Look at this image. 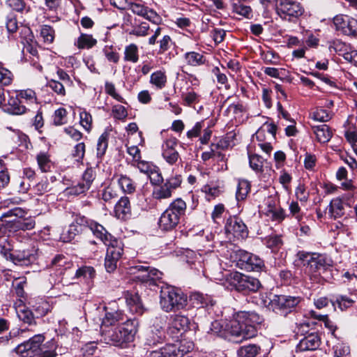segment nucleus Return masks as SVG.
Segmentation results:
<instances>
[{
    "label": "nucleus",
    "mask_w": 357,
    "mask_h": 357,
    "mask_svg": "<svg viewBox=\"0 0 357 357\" xmlns=\"http://www.w3.org/2000/svg\"><path fill=\"white\" fill-rule=\"evenodd\" d=\"M88 227L93 235L100 239L104 244H108V242L112 240L111 234H109L101 225L96 222H91L88 225Z\"/></svg>",
    "instance_id": "22"
},
{
    "label": "nucleus",
    "mask_w": 357,
    "mask_h": 357,
    "mask_svg": "<svg viewBox=\"0 0 357 357\" xmlns=\"http://www.w3.org/2000/svg\"><path fill=\"white\" fill-rule=\"evenodd\" d=\"M2 109L7 113L14 115H20L26 112V107L22 100L16 97H10L7 103L3 104Z\"/></svg>",
    "instance_id": "20"
},
{
    "label": "nucleus",
    "mask_w": 357,
    "mask_h": 357,
    "mask_svg": "<svg viewBox=\"0 0 357 357\" xmlns=\"http://www.w3.org/2000/svg\"><path fill=\"white\" fill-rule=\"evenodd\" d=\"M40 35L45 42L52 43L54 38V31L50 26L43 25L40 29Z\"/></svg>",
    "instance_id": "55"
},
{
    "label": "nucleus",
    "mask_w": 357,
    "mask_h": 357,
    "mask_svg": "<svg viewBox=\"0 0 357 357\" xmlns=\"http://www.w3.org/2000/svg\"><path fill=\"white\" fill-rule=\"evenodd\" d=\"M90 188L86 184L81 180L76 185L68 188L69 194L73 195H79L86 192Z\"/></svg>",
    "instance_id": "58"
},
{
    "label": "nucleus",
    "mask_w": 357,
    "mask_h": 357,
    "mask_svg": "<svg viewBox=\"0 0 357 357\" xmlns=\"http://www.w3.org/2000/svg\"><path fill=\"white\" fill-rule=\"evenodd\" d=\"M225 229L227 232L232 234L238 238H245L248 235L247 226L237 217L228 219Z\"/></svg>",
    "instance_id": "13"
},
{
    "label": "nucleus",
    "mask_w": 357,
    "mask_h": 357,
    "mask_svg": "<svg viewBox=\"0 0 357 357\" xmlns=\"http://www.w3.org/2000/svg\"><path fill=\"white\" fill-rule=\"evenodd\" d=\"M115 216L122 220H126L131 216V206L129 198L122 197L114 206Z\"/></svg>",
    "instance_id": "19"
},
{
    "label": "nucleus",
    "mask_w": 357,
    "mask_h": 357,
    "mask_svg": "<svg viewBox=\"0 0 357 357\" xmlns=\"http://www.w3.org/2000/svg\"><path fill=\"white\" fill-rule=\"evenodd\" d=\"M55 349L54 342H49L42 346L34 357H55L56 355Z\"/></svg>",
    "instance_id": "38"
},
{
    "label": "nucleus",
    "mask_w": 357,
    "mask_h": 357,
    "mask_svg": "<svg viewBox=\"0 0 357 357\" xmlns=\"http://www.w3.org/2000/svg\"><path fill=\"white\" fill-rule=\"evenodd\" d=\"M85 220L83 218L76 219L75 221L72 222L66 233H63L61 238L64 242H69L72 241L76 235L82 231V225Z\"/></svg>",
    "instance_id": "24"
},
{
    "label": "nucleus",
    "mask_w": 357,
    "mask_h": 357,
    "mask_svg": "<svg viewBox=\"0 0 357 357\" xmlns=\"http://www.w3.org/2000/svg\"><path fill=\"white\" fill-rule=\"evenodd\" d=\"M163 326L164 321L160 319L156 318L151 327V333L147 337V343L149 345H155L165 339Z\"/></svg>",
    "instance_id": "16"
},
{
    "label": "nucleus",
    "mask_w": 357,
    "mask_h": 357,
    "mask_svg": "<svg viewBox=\"0 0 357 357\" xmlns=\"http://www.w3.org/2000/svg\"><path fill=\"white\" fill-rule=\"evenodd\" d=\"M105 309V316L102 319V324L100 326L101 333L103 331L107 329H111L118 322L123 320V314L120 311L111 310L107 311V307Z\"/></svg>",
    "instance_id": "17"
},
{
    "label": "nucleus",
    "mask_w": 357,
    "mask_h": 357,
    "mask_svg": "<svg viewBox=\"0 0 357 357\" xmlns=\"http://www.w3.org/2000/svg\"><path fill=\"white\" fill-rule=\"evenodd\" d=\"M66 115L67 112L64 108H59L56 109L53 116L54 124L56 126H61L66 123Z\"/></svg>",
    "instance_id": "49"
},
{
    "label": "nucleus",
    "mask_w": 357,
    "mask_h": 357,
    "mask_svg": "<svg viewBox=\"0 0 357 357\" xmlns=\"http://www.w3.org/2000/svg\"><path fill=\"white\" fill-rule=\"evenodd\" d=\"M172 195V190L165 182L154 186L152 192V197L156 200L169 199Z\"/></svg>",
    "instance_id": "27"
},
{
    "label": "nucleus",
    "mask_w": 357,
    "mask_h": 357,
    "mask_svg": "<svg viewBox=\"0 0 357 357\" xmlns=\"http://www.w3.org/2000/svg\"><path fill=\"white\" fill-rule=\"evenodd\" d=\"M310 314L312 317H313L315 319H317L320 321H322L324 324V326L329 329L330 331L332 333H334L335 331V326L334 323L329 319L328 315H321V314H317L314 311H311Z\"/></svg>",
    "instance_id": "50"
},
{
    "label": "nucleus",
    "mask_w": 357,
    "mask_h": 357,
    "mask_svg": "<svg viewBox=\"0 0 357 357\" xmlns=\"http://www.w3.org/2000/svg\"><path fill=\"white\" fill-rule=\"evenodd\" d=\"M6 3L9 7L17 12L29 11V8L26 6L24 0H6Z\"/></svg>",
    "instance_id": "51"
},
{
    "label": "nucleus",
    "mask_w": 357,
    "mask_h": 357,
    "mask_svg": "<svg viewBox=\"0 0 357 357\" xmlns=\"http://www.w3.org/2000/svg\"><path fill=\"white\" fill-rule=\"evenodd\" d=\"M13 80V75L8 69L0 66V84L8 86Z\"/></svg>",
    "instance_id": "56"
},
{
    "label": "nucleus",
    "mask_w": 357,
    "mask_h": 357,
    "mask_svg": "<svg viewBox=\"0 0 357 357\" xmlns=\"http://www.w3.org/2000/svg\"><path fill=\"white\" fill-rule=\"evenodd\" d=\"M27 212L20 207L13 208L0 216L1 226L5 227L10 232L22 231L20 219L25 217Z\"/></svg>",
    "instance_id": "9"
},
{
    "label": "nucleus",
    "mask_w": 357,
    "mask_h": 357,
    "mask_svg": "<svg viewBox=\"0 0 357 357\" xmlns=\"http://www.w3.org/2000/svg\"><path fill=\"white\" fill-rule=\"evenodd\" d=\"M105 245L107 246L106 257L119 261L123 254L121 243L116 239H112L108 244Z\"/></svg>",
    "instance_id": "23"
},
{
    "label": "nucleus",
    "mask_w": 357,
    "mask_h": 357,
    "mask_svg": "<svg viewBox=\"0 0 357 357\" xmlns=\"http://www.w3.org/2000/svg\"><path fill=\"white\" fill-rule=\"evenodd\" d=\"M85 153V144L83 142L76 144L73 150L72 155L77 162L81 161Z\"/></svg>",
    "instance_id": "57"
},
{
    "label": "nucleus",
    "mask_w": 357,
    "mask_h": 357,
    "mask_svg": "<svg viewBox=\"0 0 357 357\" xmlns=\"http://www.w3.org/2000/svg\"><path fill=\"white\" fill-rule=\"evenodd\" d=\"M131 11L139 16L144 17L148 7L139 2H131L129 4Z\"/></svg>",
    "instance_id": "60"
},
{
    "label": "nucleus",
    "mask_w": 357,
    "mask_h": 357,
    "mask_svg": "<svg viewBox=\"0 0 357 357\" xmlns=\"http://www.w3.org/2000/svg\"><path fill=\"white\" fill-rule=\"evenodd\" d=\"M31 254L28 251H15L10 254V258L14 264L26 265L30 262Z\"/></svg>",
    "instance_id": "34"
},
{
    "label": "nucleus",
    "mask_w": 357,
    "mask_h": 357,
    "mask_svg": "<svg viewBox=\"0 0 357 357\" xmlns=\"http://www.w3.org/2000/svg\"><path fill=\"white\" fill-rule=\"evenodd\" d=\"M47 86L58 95L62 96H64L66 95V90L64 84L63 83L54 79H51L48 82Z\"/></svg>",
    "instance_id": "59"
},
{
    "label": "nucleus",
    "mask_w": 357,
    "mask_h": 357,
    "mask_svg": "<svg viewBox=\"0 0 357 357\" xmlns=\"http://www.w3.org/2000/svg\"><path fill=\"white\" fill-rule=\"evenodd\" d=\"M190 321L187 317L181 314H175L172 317L167 334L173 339H178L186 331Z\"/></svg>",
    "instance_id": "12"
},
{
    "label": "nucleus",
    "mask_w": 357,
    "mask_h": 357,
    "mask_svg": "<svg viewBox=\"0 0 357 357\" xmlns=\"http://www.w3.org/2000/svg\"><path fill=\"white\" fill-rule=\"evenodd\" d=\"M276 11L278 15L284 20L293 22L301 16L303 8L296 0H276Z\"/></svg>",
    "instance_id": "7"
},
{
    "label": "nucleus",
    "mask_w": 357,
    "mask_h": 357,
    "mask_svg": "<svg viewBox=\"0 0 357 357\" xmlns=\"http://www.w3.org/2000/svg\"><path fill=\"white\" fill-rule=\"evenodd\" d=\"M186 208V203L182 199L177 198L174 200L161 215L159 220L160 227L165 231L175 228L181 218L185 215Z\"/></svg>",
    "instance_id": "4"
},
{
    "label": "nucleus",
    "mask_w": 357,
    "mask_h": 357,
    "mask_svg": "<svg viewBox=\"0 0 357 357\" xmlns=\"http://www.w3.org/2000/svg\"><path fill=\"white\" fill-rule=\"evenodd\" d=\"M119 326L111 328L103 331V333H101L102 340L107 344H111L115 346L122 347L121 341H119V335H121V333H119Z\"/></svg>",
    "instance_id": "25"
},
{
    "label": "nucleus",
    "mask_w": 357,
    "mask_h": 357,
    "mask_svg": "<svg viewBox=\"0 0 357 357\" xmlns=\"http://www.w3.org/2000/svg\"><path fill=\"white\" fill-rule=\"evenodd\" d=\"M329 49L331 51L333 50L344 57V54L348 51L349 46L340 40H335L330 43Z\"/></svg>",
    "instance_id": "48"
},
{
    "label": "nucleus",
    "mask_w": 357,
    "mask_h": 357,
    "mask_svg": "<svg viewBox=\"0 0 357 357\" xmlns=\"http://www.w3.org/2000/svg\"><path fill=\"white\" fill-rule=\"evenodd\" d=\"M232 9L236 14L247 18H250L252 15L251 8L248 6L243 5L240 1L234 3L232 5Z\"/></svg>",
    "instance_id": "44"
},
{
    "label": "nucleus",
    "mask_w": 357,
    "mask_h": 357,
    "mask_svg": "<svg viewBox=\"0 0 357 357\" xmlns=\"http://www.w3.org/2000/svg\"><path fill=\"white\" fill-rule=\"evenodd\" d=\"M250 190V183L245 179L239 180L236 191V199L238 201L244 200Z\"/></svg>",
    "instance_id": "37"
},
{
    "label": "nucleus",
    "mask_w": 357,
    "mask_h": 357,
    "mask_svg": "<svg viewBox=\"0 0 357 357\" xmlns=\"http://www.w3.org/2000/svg\"><path fill=\"white\" fill-rule=\"evenodd\" d=\"M354 300L347 296L339 295L337 296L335 300L332 301L333 305L338 307L341 310H346L351 307L354 303Z\"/></svg>",
    "instance_id": "41"
},
{
    "label": "nucleus",
    "mask_w": 357,
    "mask_h": 357,
    "mask_svg": "<svg viewBox=\"0 0 357 357\" xmlns=\"http://www.w3.org/2000/svg\"><path fill=\"white\" fill-rule=\"evenodd\" d=\"M263 319L254 312L241 311L237 312L234 318L221 325L226 335L230 336V340L241 343L257 335V328Z\"/></svg>",
    "instance_id": "1"
},
{
    "label": "nucleus",
    "mask_w": 357,
    "mask_h": 357,
    "mask_svg": "<svg viewBox=\"0 0 357 357\" xmlns=\"http://www.w3.org/2000/svg\"><path fill=\"white\" fill-rule=\"evenodd\" d=\"M17 96L22 100V104L24 102L33 103L36 101V93L29 89L20 91L17 92Z\"/></svg>",
    "instance_id": "43"
},
{
    "label": "nucleus",
    "mask_w": 357,
    "mask_h": 357,
    "mask_svg": "<svg viewBox=\"0 0 357 357\" xmlns=\"http://www.w3.org/2000/svg\"><path fill=\"white\" fill-rule=\"evenodd\" d=\"M298 257L304 266L307 264L305 271L313 281L318 282L321 275L332 266L331 260L320 254L299 252Z\"/></svg>",
    "instance_id": "2"
},
{
    "label": "nucleus",
    "mask_w": 357,
    "mask_h": 357,
    "mask_svg": "<svg viewBox=\"0 0 357 357\" xmlns=\"http://www.w3.org/2000/svg\"><path fill=\"white\" fill-rule=\"evenodd\" d=\"M335 30L347 36L357 33V20L345 15H337L333 19Z\"/></svg>",
    "instance_id": "10"
},
{
    "label": "nucleus",
    "mask_w": 357,
    "mask_h": 357,
    "mask_svg": "<svg viewBox=\"0 0 357 357\" xmlns=\"http://www.w3.org/2000/svg\"><path fill=\"white\" fill-rule=\"evenodd\" d=\"M125 299L131 312L139 314H142L143 313V306L137 294L127 292L125 294Z\"/></svg>",
    "instance_id": "21"
},
{
    "label": "nucleus",
    "mask_w": 357,
    "mask_h": 357,
    "mask_svg": "<svg viewBox=\"0 0 357 357\" xmlns=\"http://www.w3.org/2000/svg\"><path fill=\"white\" fill-rule=\"evenodd\" d=\"M139 59L138 47L135 44H130L126 47L124 52V60L132 63H137Z\"/></svg>",
    "instance_id": "39"
},
{
    "label": "nucleus",
    "mask_w": 357,
    "mask_h": 357,
    "mask_svg": "<svg viewBox=\"0 0 357 357\" xmlns=\"http://www.w3.org/2000/svg\"><path fill=\"white\" fill-rule=\"evenodd\" d=\"M118 184L125 193L131 194L135 191V183L130 177L126 175H121L119 176Z\"/></svg>",
    "instance_id": "32"
},
{
    "label": "nucleus",
    "mask_w": 357,
    "mask_h": 357,
    "mask_svg": "<svg viewBox=\"0 0 357 357\" xmlns=\"http://www.w3.org/2000/svg\"><path fill=\"white\" fill-rule=\"evenodd\" d=\"M177 139L175 137H171L166 139L162 146V155L171 165H174L179 158V154L175 149Z\"/></svg>",
    "instance_id": "14"
},
{
    "label": "nucleus",
    "mask_w": 357,
    "mask_h": 357,
    "mask_svg": "<svg viewBox=\"0 0 357 357\" xmlns=\"http://www.w3.org/2000/svg\"><path fill=\"white\" fill-rule=\"evenodd\" d=\"M96 43L97 40L91 35L82 33L75 44L78 49H90Z\"/></svg>",
    "instance_id": "30"
},
{
    "label": "nucleus",
    "mask_w": 357,
    "mask_h": 357,
    "mask_svg": "<svg viewBox=\"0 0 357 357\" xmlns=\"http://www.w3.org/2000/svg\"><path fill=\"white\" fill-rule=\"evenodd\" d=\"M329 212L333 218H340L344 213L343 201L341 198L337 197L331 200L329 205Z\"/></svg>",
    "instance_id": "29"
},
{
    "label": "nucleus",
    "mask_w": 357,
    "mask_h": 357,
    "mask_svg": "<svg viewBox=\"0 0 357 357\" xmlns=\"http://www.w3.org/2000/svg\"><path fill=\"white\" fill-rule=\"evenodd\" d=\"M105 92L114 99L120 102L126 103L123 98L116 91V88L112 83L107 82L105 84Z\"/></svg>",
    "instance_id": "52"
},
{
    "label": "nucleus",
    "mask_w": 357,
    "mask_h": 357,
    "mask_svg": "<svg viewBox=\"0 0 357 357\" xmlns=\"http://www.w3.org/2000/svg\"><path fill=\"white\" fill-rule=\"evenodd\" d=\"M137 321L135 320H128L119 325V341H121V344L124 343L132 342L137 333Z\"/></svg>",
    "instance_id": "15"
},
{
    "label": "nucleus",
    "mask_w": 357,
    "mask_h": 357,
    "mask_svg": "<svg viewBox=\"0 0 357 357\" xmlns=\"http://www.w3.org/2000/svg\"><path fill=\"white\" fill-rule=\"evenodd\" d=\"M36 160L39 169L43 172H50L52 166V162L50 156L45 153H40L36 155Z\"/></svg>",
    "instance_id": "35"
},
{
    "label": "nucleus",
    "mask_w": 357,
    "mask_h": 357,
    "mask_svg": "<svg viewBox=\"0 0 357 357\" xmlns=\"http://www.w3.org/2000/svg\"><path fill=\"white\" fill-rule=\"evenodd\" d=\"M150 82L158 89H161L165 87L167 82V76L165 72L158 70L152 73L151 75Z\"/></svg>",
    "instance_id": "36"
},
{
    "label": "nucleus",
    "mask_w": 357,
    "mask_h": 357,
    "mask_svg": "<svg viewBox=\"0 0 357 357\" xmlns=\"http://www.w3.org/2000/svg\"><path fill=\"white\" fill-rule=\"evenodd\" d=\"M265 243L268 248L276 250L282 245L283 242L280 236L271 235L266 238Z\"/></svg>",
    "instance_id": "47"
},
{
    "label": "nucleus",
    "mask_w": 357,
    "mask_h": 357,
    "mask_svg": "<svg viewBox=\"0 0 357 357\" xmlns=\"http://www.w3.org/2000/svg\"><path fill=\"white\" fill-rule=\"evenodd\" d=\"M44 340V336L41 334H38L34 335L28 341H26V345H28V349H29L31 355L33 354V356H36V354L42 347V343L43 342Z\"/></svg>",
    "instance_id": "31"
},
{
    "label": "nucleus",
    "mask_w": 357,
    "mask_h": 357,
    "mask_svg": "<svg viewBox=\"0 0 357 357\" xmlns=\"http://www.w3.org/2000/svg\"><path fill=\"white\" fill-rule=\"evenodd\" d=\"M227 281L230 288L234 289L238 291L247 293L249 291H257L261 287L258 279L248 275H243L238 272L228 273Z\"/></svg>",
    "instance_id": "5"
},
{
    "label": "nucleus",
    "mask_w": 357,
    "mask_h": 357,
    "mask_svg": "<svg viewBox=\"0 0 357 357\" xmlns=\"http://www.w3.org/2000/svg\"><path fill=\"white\" fill-rule=\"evenodd\" d=\"M17 314L18 318L24 323L28 324L29 325L36 324L33 312L26 306H19L17 309Z\"/></svg>",
    "instance_id": "33"
},
{
    "label": "nucleus",
    "mask_w": 357,
    "mask_h": 357,
    "mask_svg": "<svg viewBox=\"0 0 357 357\" xmlns=\"http://www.w3.org/2000/svg\"><path fill=\"white\" fill-rule=\"evenodd\" d=\"M251 259H250V263L248 266H246V269L248 271H257L261 268L263 265V261L258 257L257 256L253 255L252 257H250Z\"/></svg>",
    "instance_id": "64"
},
{
    "label": "nucleus",
    "mask_w": 357,
    "mask_h": 357,
    "mask_svg": "<svg viewBox=\"0 0 357 357\" xmlns=\"http://www.w3.org/2000/svg\"><path fill=\"white\" fill-rule=\"evenodd\" d=\"M96 275V271L92 266H82L78 268L75 273L76 278H82L86 280H92Z\"/></svg>",
    "instance_id": "40"
},
{
    "label": "nucleus",
    "mask_w": 357,
    "mask_h": 357,
    "mask_svg": "<svg viewBox=\"0 0 357 357\" xmlns=\"http://www.w3.org/2000/svg\"><path fill=\"white\" fill-rule=\"evenodd\" d=\"M299 301L298 297L280 295L274 296V298L271 300V305L274 311L285 316L291 311V309L298 305Z\"/></svg>",
    "instance_id": "11"
},
{
    "label": "nucleus",
    "mask_w": 357,
    "mask_h": 357,
    "mask_svg": "<svg viewBox=\"0 0 357 357\" xmlns=\"http://www.w3.org/2000/svg\"><path fill=\"white\" fill-rule=\"evenodd\" d=\"M187 296L181 290L173 287L161 288L160 305L164 311L169 312L182 310L187 305Z\"/></svg>",
    "instance_id": "3"
},
{
    "label": "nucleus",
    "mask_w": 357,
    "mask_h": 357,
    "mask_svg": "<svg viewBox=\"0 0 357 357\" xmlns=\"http://www.w3.org/2000/svg\"><path fill=\"white\" fill-rule=\"evenodd\" d=\"M250 167L255 172L262 171L264 160L263 158L257 154L249 155Z\"/></svg>",
    "instance_id": "46"
},
{
    "label": "nucleus",
    "mask_w": 357,
    "mask_h": 357,
    "mask_svg": "<svg viewBox=\"0 0 357 357\" xmlns=\"http://www.w3.org/2000/svg\"><path fill=\"white\" fill-rule=\"evenodd\" d=\"M132 273L136 274L135 279L149 285H157L162 277V273L155 268L145 265H137L131 267Z\"/></svg>",
    "instance_id": "8"
},
{
    "label": "nucleus",
    "mask_w": 357,
    "mask_h": 357,
    "mask_svg": "<svg viewBox=\"0 0 357 357\" xmlns=\"http://www.w3.org/2000/svg\"><path fill=\"white\" fill-rule=\"evenodd\" d=\"M312 129L317 140L321 143L328 142L332 137V132L326 124L313 126Z\"/></svg>",
    "instance_id": "28"
},
{
    "label": "nucleus",
    "mask_w": 357,
    "mask_h": 357,
    "mask_svg": "<svg viewBox=\"0 0 357 357\" xmlns=\"http://www.w3.org/2000/svg\"><path fill=\"white\" fill-rule=\"evenodd\" d=\"M107 148V136L102 134L98 139L97 144V155L98 157L102 156Z\"/></svg>",
    "instance_id": "62"
},
{
    "label": "nucleus",
    "mask_w": 357,
    "mask_h": 357,
    "mask_svg": "<svg viewBox=\"0 0 357 357\" xmlns=\"http://www.w3.org/2000/svg\"><path fill=\"white\" fill-rule=\"evenodd\" d=\"M149 25L147 22H142L140 24L135 26L130 32V34L136 36H146L148 35Z\"/></svg>",
    "instance_id": "54"
},
{
    "label": "nucleus",
    "mask_w": 357,
    "mask_h": 357,
    "mask_svg": "<svg viewBox=\"0 0 357 357\" xmlns=\"http://www.w3.org/2000/svg\"><path fill=\"white\" fill-rule=\"evenodd\" d=\"M259 352V347L255 344H250L242 347L238 351V354L242 357H255Z\"/></svg>",
    "instance_id": "45"
},
{
    "label": "nucleus",
    "mask_w": 357,
    "mask_h": 357,
    "mask_svg": "<svg viewBox=\"0 0 357 357\" xmlns=\"http://www.w3.org/2000/svg\"><path fill=\"white\" fill-rule=\"evenodd\" d=\"M335 357H351L350 348L345 344L339 343L335 347Z\"/></svg>",
    "instance_id": "61"
},
{
    "label": "nucleus",
    "mask_w": 357,
    "mask_h": 357,
    "mask_svg": "<svg viewBox=\"0 0 357 357\" xmlns=\"http://www.w3.org/2000/svg\"><path fill=\"white\" fill-rule=\"evenodd\" d=\"M112 111L114 117L119 120H124L128 116V112L125 107L121 105H114Z\"/></svg>",
    "instance_id": "63"
},
{
    "label": "nucleus",
    "mask_w": 357,
    "mask_h": 357,
    "mask_svg": "<svg viewBox=\"0 0 357 357\" xmlns=\"http://www.w3.org/2000/svg\"><path fill=\"white\" fill-rule=\"evenodd\" d=\"M312 117L314 121L326 122L331 119V114L324 109H317L312 114Z\"/></svg>",
    "instance_id": "53"
},
{
    "label": "nucleus",
    "mask_w": 357,
    "mask_h": 357,
    "mask_svg": "<svg viewBox=\"0 0 357 357\" xmlns=\"http://www.w3.org/2000/svg\"><path fill=\"white\" fill-rule=\"evenodd\" d=\"M190 301L195 307H204L213 305V301L208 295H204L199 292H195L190 296Z\"/></svg>",
    "instance_id": "26"
},
{
    "label": "nucleus",
    "mask_w": 357,
    "mask_h": 357,
    "mask_svg": "<svg viewBox=\"0 0 357 357\" xmlns=\"http://www.w3.org/2000/svg\"><path fill=\"white\" fill-rule=\"evenodd\" d=\"M321 340L317 333H312L303 338L297 345L300 351L316 350L320 346Z\"/></svg>",
    "instance_id": "18"
},
{
    "label": "nucleus",
    "mask_w": 357,
    "mask_h": 357,
    "mask_svg": "<svg viewBox=\"0 0 357 357\" xmlns=\"http://www.w3.org/2000/svg\"><path fill=\"white\" fill-rule=\"evenodd\" d=\"M192 349V342L181 341L175 344H167L158 350L152 351L148 357H183Z\"/></svg>",
    "instance_id": "6"
},
{
    "label": "nucleus",
    "mask_w": 357,
    "mask_h": 357,
    "mask_svg": "<svg viewBox=\"0 0 357 357\" xmlns=\"http://www.w3.org/2000/svg\"><path fill=\"white\" fill-rule=\"evenodd\" d=\"M185 59L189 65L193 66L201 65L204 62L203 55L195 52L186 53Z\"/></svg>",
    "instance_id": "42"
}]
</instances>
